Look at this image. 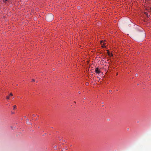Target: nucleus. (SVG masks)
Wrapping results in <instances>:
<instances>
[{
    "mask_svg": "<svg viewBox=\"0 0 151 151\" xmlns=\"http://www.w3.org/2000/svg\"><path fill=\"white\" fill-rule=\"evenodd\" d=\"M46 20L49 22L51 21L53 19V15L51 14H47L45 17Z\"/></svg>",
    "mask_w": 151,
    "mask_h": 151,
    "instance_id": "1",
    "label": "nucleus"
},
{
    "mask_svg": "<svg viewBox=\"0 0 151 151\" xmlns=\"http://www.w3.org/2000/svg\"><path fill=\"white\" fill-rule=\"evenodd\" d=\"M95 72L98 74H99L101 72V71L98 68H96Z\"/></svg>",
    "mask_w": 151,
    "mask_h": 151,
    "instance_id": "2",
    "label": "nucleus"
},
{
    "mask_svg": "<svg viewBox=\"0 0 151 151\" xmlns=\"http://www.w3.org/2000/svg\"><path fill=\"white\" fill-rule=\"evenodd\" d=\"M26 123L28 124H30V123L29 122V119H27L26 120Z\"/></svg>",
    "mask_w": 151,
    "mask_h": 151,
    "instance_id": "3",
    "label": "nucleus"
},
{
    "mask_svg": "<svg viewBox=\"0 0 151 151\" xmlns=\"http://www.w3.org/2000/svg\"><path fill=\"white\" fill-rule=\"evenodd\" d=\"M108 55L109 56H112V54L111 53H110V52H108Z\"/></svg>",
    "mask_w": 151,
    "mask_h": 151,
    "instance_id": "4",
    "label": "nucleus"
},
{
    "mask_svg": "<svg viewBox=\"0 0 151 151\" xmlns=\"http://www.w3.org/2000/svg\"><path fill=\"white\" fill-rule=\"evenodd\" d=\"M144 13L148 17V14L146 12H145Z\"/></svg>",
    "mask_w": 151,
    "mask_h": 151,
    "instance_id": "5",
    "label": "nucleus"
},
{
    "mask_svg": "<svg viewBox=\"0 0 151 151\" xmlns=\"http://www.w3.org/2000/svg\"><path fill=\"white\" fill-rule=\"evenodd\" d=\"M13 109H14L16 108L17 106L16 105H14L13 106Z\"/></svg>",
    "mask_w": 151,
    "mask_h": 151,
    "instance_id": "6",
    "label": "nucleus"
},
{
    "mask_svg": "<svg viewBox=\"0 0 151 151\" xmlns=\"http://www.w3.org/2000/svg\"><path fill=\"white\" fill-rule=\"evenodd\" d=\"M6 99H9V96H6Z\"/></svg>",
    "mask_w": 151,
    "mask_h": 151,
    "instance_id": "7",
    "label": "nucleus"
},
{
    "mask_svg": "<svg viewBox=\"0 0 151 151\" xmlns=\"http://www.w3.org/2000/svg\"><path fill=\"white\" fill-rule=\"evenodd\" d=\"M85 84L86 86H88L89 85V83L88 82H86L85 83Z\"/></svg>",
    "mask_w": 151,
    "mask_h": 151,
    "instance_id": "8",
    "label": "nucleus"
},
{
    "mask_svg": "<svg viewBox=\"0 0 151 151\" xmlns=\"http://www.w3.org/2000/svg\"><path fill=\"white\" fill-rule=\"evenodd\" d=\"M9 96H13V94L12 93H11L10 94H9Z\"/></svg>",
    "mask_w": 151,
    "mask_h": 151,
    "instance_id": "9",
    "label": "nucleus"
},
{
    "mask_svg": "<svg viewBox=\"0 0 151 151\" xmlns=\"http://www.w3.org/2000/svg\"><path fill=\"white\" fill-rule=\"evenodd\" d=\"M65 148H63L62 150V151H65Z\"/></svg>",
    "mask_w": 151,
    "mask_h": 151,
    "instance_id": "10",
    "label": "nucleus"
},
{
    "mask_svg": "<svg viewBox=\"0 0 151 151\" xmlns=\"http://www.w3.org/2000/svg\"><path fill=\"white\" fill-rule=\"evenodd\" d=\"M135 76L136 77H137L138 76V74H136L135 75Z\"/></svg>",
    "mask_w": 151,
    "mask_h": 151,
    "instance_id": "11",
    "label": "nucleus"
},
{
    "mask_svg": "<svg viewBox=\"0 0 151 151\" xmlns=\"http://www.w3.org/2000/svg\"><path fill=\"white\" fill-rule=\"evenodd\" d=\"M32 81H34H34H35V80H34V79H32Z\"/></svg>",
    "mask_w": 151,
    "mask_h": 151,
    "instance_id": "12",
    "label": "nucleus"
},
{
    "mask_svg": "<svg viewBox=\"0 0 151 151\" xmlns=\"http://www.w3.org/2000/svg\"><path fill=\"white\" fill-rule=\"evenodd\" d=\"M111 91H112L111 90H109V92H111Z\"/></svg>",
    "mask_w": 151,
    "mask_h": 151,
    "instance_id": "13",
    "label": "nucleus"
},
{
    "mask_svg": "<svg viewBox=\"0 0 151 151\" xmlns=\"http://www.w3.org/2000/svg\"><path fill=\"white\" fill-rule=\"evenodd\" d=\"M24 118H26V116H24Z\"/></svg>",
    "mask_w": 151,
    "mask_h": 151,
    "instance_id": "14",
    "label": "nucleus"
},
{
    "mask_svg": "<svg viewBox=\"0 0 151 151\" xmlns=\"http://www.w3.org/2000/svg\"><path fill=\"white\" fill-rule=\"evenodd\" d=\"M33 116H34V117H35V115H34V114H33Z\"/></svg>",
    "mask_w": 151,
    "mask_h": 151,
    "instance_id": "15",
    "label": "nucleus"
},
{
    "mask_svg": "<svg viewBox=\"0 0 151 151\" xmlns=\"http://www.w3.org/2000/svg\"><path fill=\"white\" fill-rule=\"evenodd\" d=\"M150 11H151V7L150 8Z\"/></svg>",
    "mask_w": 151,
    "mask_h": 151,
    "instance_id": "16",
    "label": "nucleus"
},
{
    "mask_svg": "<svg viewBox=\"0 0 151 151\" xmlns=\"http://www.w3.org/2000/svg\"><path fill=\"white\" fill-rule=\"evenodd\" d=\"M17 97L18 98H20V97H19V96H17Z\"/></svg>",
    "mask_w": 151,
    "mask_h": 151,
    "instance_id": "17",
    "label": "nucleus"
},
{
    "mask_svg": "<svg viewBox=\"0 0 151 151\" xmlns=\"http://www.w3.org/2000/svg\"><path fill=\"white\" fill-rule=\"evenodd\" d=\"M86 99V98H85H85H83V99H84V100H85Z\"/></svg>",
    "mask_w": 151,
    "mask_h": 151,
    "instance_id": "18",
    "label": "nucleus"
},
{
    "mask_svg": "<svg viewBox=\"0 0 151 151\" xmlns=\"http://www.w3.org/2000/svg\"><path fill=\"white\" fill-rule=\"evenodd\" d=\"M78 93H79V94H80L81 93V92L80 91H79L78 92Z\"/></svg>",
    "mask_w": 151,
    "mask_h": 151,
    "instance_id": "19",
    "label": "nucleus"
},
{
    "mask_svg": "<svg viewBox=\"0 0 151 151\" xmlns=\"http://www.w3.org/2000/svg\"><path fill=\"white\" fill-rule=\"evenodd\" d=\"M55 70V69L54 68L53 69V70Z\"/></svg>",
    "mask_w": 151,
    "mask_h": 151,
    "instance_id": "20",
    "label": "nucleus"
},
{
    "mask_svg": "<svg viewBox=\"0 0 151 151\" xmlns=\"http://www.w3.org/2000/svg\"><path fill=\"white\" fill-rule=\"evenodd\" d=\"M74 103H76V102H75V101H74Z\"/></svg>",
    "mask_w": 151,
    "mask_h": 151,
    "instance_id": "21",
    "label": "nucleus"
},
{
    "mask_svg": "<svg viewBox=\"0 0 151 151\" xmlns=\"http://www.w3.org/2000/svg\"><path fill=\"white\" fill-rule=\"evenodd\" d=\"M65 148L67 150L68 149L67 148V147H65Z\"/></svg>",
    "mask_w": 151,
    "mask_h": 151,
    "instance_id": "22",
    "label": "nucleus"
},
{
    "mask_svg": "<svg viewBox=\"0 0 151 151\" xmlns=\"http://www.w3.org/2000/svg\"><path fill=\"white\" fill-rule=\"evenodd\" d=\"M102 41H101V44H102Z\"/></svg>",
    "mask_w": 151,
    "mask_h": 151,
    "instance_id": "23",
    "label": "nucleus"
},
{
    "mask_svg": "<svg viewBox=\"0 0 151 151\" xmlns=\"http://www.w3.org/2000/svg\"><path fill=\"white\" fill-rule=\"evenodd\" d=\"M38 82V81H36V82H37H37Z\"/></svg>",
    "mask_w": 151,
    "mask_h": 151,
    "instance_id": "24",
    "label": "nucleus"
},
{
    "mask_svg": "<svg viewBox=\"0 0 151 151\" xmlns=\"http://www.w3.org/2000/svg\"><path fill=\"white\" fill-rule=\"evenodd\" d=\"M22 97H20V98H21V99H22Z\"/></svg>",
    "mask_w": 151,
    "mask_h": 151,
    "instance_id": "25",
    "label": "nucleus"
},
{
    "mask_svg": "<svg viewBox=\"0 0 151 151\" xmlns=\"http://www.w3.org/2000/svg\"><path fill=\"white\" fill-rule=\"evenodd\" d=\"M6 1H8V0H5Z\"/></svg>",
    "mask_w": 151,
    "mask_h": 151,
    "instance_id": "26",
    "label": "nucleus"
},
{
    "mask_svg": "<svg viewBox=\"0 0 151 151\" xmlns=\"http://www.w3.org/2000/svg\"><path fill=\"white\" fill-rule=\"evenodd\" d=\"M129 129V128H128V129H127V130H128Z\"/></svg>",
    "mask_w": 151,
    "mask_h": 151,
    "instance_id": "27",
    "label": "nucleus"
},
{
    "mask_svg": "<svg viewBox=\"0 0 151 151\" xmlns=\"http://www.w3.org/2000/svg\"><path fill=\"white\" fill-rule=\"evenodd\" d=\"M103 103H104L103 102L102 103V104H103Z\"/></svg>",
    "mask_w": 151,
    "mask_h": 151,
    "instance_id": "28",
    "label": "nucleus"
}]
</instances>
